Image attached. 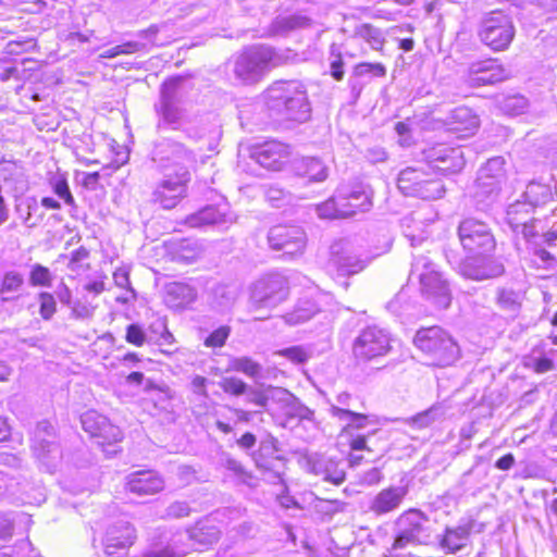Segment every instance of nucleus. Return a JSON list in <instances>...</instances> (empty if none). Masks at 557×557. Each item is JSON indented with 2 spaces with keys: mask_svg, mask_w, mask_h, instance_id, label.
<instances>
[{
  "mask_svg": "<svg viewBox=\"0 0 557 557\" xmlns=\"http://www.w3.org/2000/svg\"><path fill=\"white\" fill-rule=\"evenodd\" d=\"M397 186L404 195L424 200L440 199L446 193L442 177L433 173L430 166H423L421 163L401 170L397 177Z\"/></svg>",
  "mask_w": 557,
  "mask_h": 557,
  "instance_id": "nucleus-5",
  "label": "nucleus"
},
{
  "mask_svg": "<svg viewBox=\"0 0 557 557\" xmlns=\"http://www.w3.org/2000/svg\"><path fill=\"white\" fill-rule=\"evenodd\" d=\"M249 156L261 168L272 172H281L292 163L294 149L292 145L285 141L268 139L252 145L249 148Z\"/></svg>",
  "mask_w": 557,
  "mask_h": 557,
  "instance_id": "nucleus-10",
  "label": "nucleus"
},
{
  "mask_svg": "<svg viewBox=\"0 0 557 557\" xmlns=\"http://www.w3.org/2000/svg\"><path fill=\"white\" fill-rule=\"evenodd\" d=\"M373 206V191L370 186L355 183L319 206L322 216L329 219L348 218L368 211Z\"/></svg>",
  "mask_w": 557,
  "mask_h": 557,
  "instance_id": "nucleus-4",
  "label": "nucleus"
},
{
  "mask_svg": "<svg viewBox=\"0 0 557 557\" xmlns=\"http://www.w3.org/2000/svg\"><path fill=\"white\" fill-rule=\"evenodd\" d=\"M446 125L457 137H469L480 128V117L472 108L460 106L450 112Z\"/></svg>",
  "mask_w": 557,
  "mask_h": 557,
  "instance_id": "nucleus-22",
  "label": "nucleus"
},
{
  "mask_svg": "<svg viewBox=\"0 0 557 557\" xmlns=\"http://www.w3.org/2000/svg\"><path fill=\"white\" fill-rule=\"evenodd\" d=\"M125 342L135 347H143L147 342V333L138 323H131L125 329Z\"/></svg>",
  "mask_w": 557,
  "mask_h": 557,
  "instance_id": "nucleus-46",
  "label": "nucleus"
},
{
  "mask_svg": "<svg viewBox=\"0 0 557 557\" xmlns=\"http://www.w3.org/2000/svg\"><path fill=\"white\" fill-rule=\"evenodd\" d=\"M52 280L49 268L39 263L32 267L29 272V283L32 286L50 287Z\"/></svg>",
  "mask_w": 557,
  "mask_h": 557,
  "instance_id": "nucleus-42",
  "label": "nucleus"
},
{
  "mask_svg": "<svg viewBox=\"0 0 557 557\" xmlns=\"http://www.w3.org/2000/svg\"><path fill=\"white\" fill-rule=\"evenodd\" d=\"M525 367H529L532 369V371L536 374H543L546 372H549L555 369V363L553 359L543 356L539 359L534 360L531 364H525Z\"/></svg>",
  "mask_w": 557,
  "mask_h": 557,
  "instance_id": "nucleus-56",
  "label": "nucleus"
},
{
  "mask_svg": "<svg viewBox=\"0 0 557 557\" xmlns=\"http://www.w3.org/2000/svg\"><path fill=\"white\" fill-rule=\"evenodd\" d=\"M273 389V386H268L267 388L262 389H252L247 398V401L261 408L262 410H267L270 400L268 392Z\"/></svg>",
  "mask_w": 557,
  "mask_h": 557,
  "instance_id": "nucleus-51",
  "label": "nucleus"
},
{
  "mask_svg": "<svg viewBox=\"0 0 557 557\" xmlns=\"http://www.w3.org/2000/svg\"><path fill=\"white\" fill-rule=\"evenodd\" d=\"M331 412L334 417L349 421L339 430L336 446L339 451L346 455L350 467H357L366 461V457L376 459L389 451L384 438L379 437L372 445L370 437L377 431L374 430L368 434L358 433L370 424V416L367 413L355 412L349 409L333 406Z\"/></svg>",
  "mask_w": 557,
  "mask_h": 557,
  "instance_id": "nucleus-2",
  "label": "nucleus"
},
{
  "mask_svg": "<svg viewBox=\"0 0 557 557\" xmlns=\"http://www.w3.org/2000/svg\"><path fill=\"white\" fill-rule=\"evenodd\" d=\"M166 296L175 306H183L191 298V288L183 283L174 282L168 286Z\"/></svg>",
  "mask_w": 557,
  "mask_h": 557,
  "instance_id": "nucleus-36",
  "label": "nucleus"
},
{
  "mask_svg": "<svg viewBox=\"0 0 557 557\" xmlns=\"http://www.w3.org/2000/svg\"><path fill=\"white\" fill-rule=\"evenodd\" d=\"M275 50L257 45L242 50L234 60V74L244 84H256L275 66Z\"/></svg>",
  "mask_w": 557,
  "mask_h": 557,
  "instance_id": "nucleus-7",
  "label": "nucleus"
},
{
  "mask_svg": "<svg viewBox=\"0 0 557 557\" xmlns=\"http://www.w3.org/2000/svg\"><path fill=\"white\" fill-rule=\"evenodd\" d=\"M496 301L503 309H513L519 306L516 294L508 289H500L497 293Z\"/></svg>",
  "mask_w": 557,
  "mask_h": 557,
  "instance_id": "nucleus-53",
  "label": "nucleus"
},
{
  "mask_svg": "<svg viewBox=\"0 0 557 557\" xmlns=\"http://www.w3.org/2000/svg\"><path fill=\"white\" fill-rule=\"evenodd\" d=\"M193 387L198 391L201 395H207L206 386H207V379L201 375H196L191 380Z\"/></svg>",
  "mask_w": 557,
  "mask_h": 557,
  "instance_id": "nucleus-63",
  "label": "nucleus"
},
{
  "mask_svg": "<svg viewBox=\"0 0 557 557\" xmlns=\"http://www.w3.org/2000/svg\"><path fill=\"white\" fill-rule=\"evenodd\" d=\"M111 177V168L102 166L98 171L82 172L79 185L87 191L103 196L107 193V187L112 185Z\"/></svg>",
  "mask_w": 557,
  "mask_h": 557,
  "instance_id": "nucleus-25",
  "label": "nucleus"
},
{
  "mask_svg": "<svg viewBox=\"0 0 557 557\" xmlns=\"http://www.w3.org/2000/svg\"><path fill=\"white\" fill-rule=\"evenodd\" d=\"M144 48L137 41H125L120 45H116L110 49H107L100 54L102 59H113L119 55H129L139 52Z\"/></svg>",
  "mask_w": 557,
  "mask_h": 557,
  "instance_id": "nucleus-39",
  "label": "nucleus"
},
{
  "mask_svg": "<svg viewBox=\"0 0 557 557\" xmlns=\"http://www.w3.org/2000/svg\"><path fill=\"white\" fill-rule=\"evenodd\" d=\"M187 534L198 549L207 550L220 541L222 531L214 519L203 517L187 529Z\"/></svg>",
  "mask_w": 557,
  "mask_h": 557,
  "instance_id": "nucleus-20",
  "label": "nucleus"
},
{
  "mask_svg": "<svg viewBox=\"0 0 557 557\" xmlns=\"http://www.w3.org/2000/svg\"><path fill=\"white\" fill-rule=\"evenodd\" d=\"M416 346L430 358V364L444 368L453 364L459 356L457 343L438 326L423 327L414 336Z\"/></svg>",
  "mask_w": 557,
  "mask_h": 557,
  "instance_id": "nucleus-6",
  "label": "nucleus"
},
{
  "mask_svg": "<svg viewBox=\"0 0 557 557\" xmlns=\"http://www.w3.org/2000/svg\"><path fill=\"white\" fill-rule=\"evenodd\" d=\"M232 329L230 325H220L208 334L203 341V345L207 348L216 349L225 346Z\"/></svg>",
  "mask_w": 557,
  "mask_h": 557,
  "instance_id": "nucleus-37",
  "label": "nucleus"
},
{
  "mask_svg": "<svg viewBox=\"0 0 557 557\" xmlns=\"http://www.w3.org/2000/svg\"><path fill=\"white\" fill-rule=\"evenodd\" d=\"M470 535V525L449 527L441 535L438 545L445 554H456L468 545Z\"/></svg>",
  "mask_w": 557,
  "mask_h": 557,
  "instance_id": "nucleus-24",
  "label": "nucleus"
},
{
  "mask_svg": "<svg viewBox=\"0 0 557 557\" xmlns=\"http://www.w3.org/2000/svg\"><path fill=\"white\" fill-rule=\"evenodd\" d=\"M223 214L216 207L208 206L197 212L188 214L184 219V224L189 227H202L213 225L223 221Z\"/></svg>",
  "mask_w": 557,
  "mask_h": 557,
  "instance_id": "nucleus-30",
  "label": "nucleus"
},
{
  "mask_svg": "<svg viewBox=\"0 0 557 557\" xmlns=\"http://www.w3.org/2000/svg\"><path fill=\"white\" fill-rule=\"evenodd\" d=\"M557 191L550 184L531 182L524 191V198L533 207L545 206L555 200Z\"/></svg>",
  "mask_w": 557,
  "mask_h": 557,
  "instance_id": "nucleus-27",
  "label": "nucleus"
},
{
  "mask_svg": "<svg viewBox=\"0 0 557 557\" xmlns=\"http://www.w3.org/2000/svg\"><path fill=\"white\" fill-rule=\"evenodd\" d=\"M297 175L307 182H322L327 177V169L320 159L306 157L297 166Z\"/></svg>",
  "mask_w": 557,
  "mask_h": 557,
  "instance_id": "nucleus-29",
  "label": "nucleus"
},
{
  "mask_svg": "<svg viewBox=\"0 0 557 557\" xmlns=\"http://www.w3.org/2000/svg\"><path fill=\"white\" fill-rule=\"evenodd\" d=\"M89 250L83 246L72 251L67 263L70 271L79 272L81 270L89 269Z\"/></svg>",
  "mask_w": 557,
  "mask_h": 557,
  "instance_id": "nucleus-45",
  "label": "nucleus"
},
{
  "mask_svg": "<svg viewBox=\"0 0 557 557\" xmlns=\"http://www.w3.org/2000/svg\"><path fill=\"white\" fill-rule=\"evenodd\" d=\"M81 422L84 431L95 440L96 445L101 448L103 454L112 456L122 451L123 432L104 416L96 410H88L83 413Z\"/></svg>",
  "mask_w": 557,
  "mask_h": 557,
  "instance_id": "nucleus-8",
  "label": "nucleus"
},
{
  "mask_svg": "<svg viewBox=\"0 0 557 557\" xmlns=\"http://www.w3.org/2000/svg\"><path fill=\"white\" fill-rule=\"evenodd\" d=\"M148 333L153 343L160 347V352L165 356H172L178 351L175 347L176 338L169 330L165 318H157L154 322L148 326Z\"/></svg>",
  "mask_w": 557,
  "mask_h": 557,
  "instance_id": "nucleus-23",
  "label": "nucleus"
},
{
  "mask_svg": "<svg viewBox=\"0 0 557 557\" xmlns=\"http://www.w3.org/2000/svg\"><path fill=\"white\" fill-rule=\"evenodd\" d=\"M41 206L46 209H50V210H59L61 209V205L59 201H57L55 199H53L52 197H44L41 198Z\"/></svg>",
  "mask_w": 557,
  "mask_h": 557,
  "instance_id": "nucleus-64",
  "label": "nucleus"
},
{
  "mask_svg": "<svg viewBox=\"0 0 557 557\" xmlns=\"http://www.w3.org/2000/svg\"><path fill=\"white\" fill-rule=\"evenodd\" d=\"M52 191L67 206H75V199L71 193L67 180L64 175L50 181Z\"/></svg>",
  "mask_w": 557,
  "mask_h": 557,
  "instance_id": "nucleus-43",
  "label": "nucleus"
},
{
  "mask_svg": "<svg viewBox=\"0 0 557 557\" xmlns=\"http://www.w3.org/2000/svg\"><path fill=\"white\" fill-rule=\"evenodd\" d=\"M125 490L138 496H152L165 487L164 478L154 469L137 470L125 479Z\"/></svg>",
  "mask_w": 557,
  "mask_h": 557,
  "instance_id": "nucleus-19",
  "label": "nucleus"
},
{
  "mask_svg": "<svg viewBox=\"0 0 557 557\" xmlns=\"http://www.w3.org/2000/svg\"><path fill=\"white\" fill-rule=\"evenodd\" d=\"M189 172L184 169L169 175L157 184L152 191V201L162 209L176 208L188 194Z\"/></svg>",
  "mask_w": 557,
  "mask_h": 557,
  "instance_id": "nucleus-12",
  "label": "nucleus"
},
{
  "mask_svg": "<svg viewBox=\"0 0 557 557\" xmlns=\"http://www.w3.org/2000/svg\"><path fill=\"white\" fill-rule=\"evenodd\" d=\"M275 354L287 359L294 364H304L311 357L310 351L306 347L299 345L280 349Z\"/></svg>",
  "mask_w": 557,
  "mask_h": 557,
  "instance_id": "nucleus-38",
  "label": "nucleus"
},
{
  "mask_svg": "<svg viewBox=\"0 0 557 557\" xmlns=\"http://www.w3.org/2000/svg\"><path fill=\"white\" fill-rule=\"evenodd\" d=\"M285 194L283 189L269 187L265 191V198L271 205H275L277 201L284 198Z\"/></svg>",
  "mask_w": 557,
  "mask_h": 557,
  "instance_id": "nucleus-61",
  "label": "nucleus"
},
{
  "mask_svg": "<svg viewBox=\"0 0 557 557\" xmlns=\"http://www.w3.org/2000/svg\"><path fill=\"white\" fill-rule=\"evenodd\" d=\"M515 465V457L511 453H508L500 458H498L495 462L497 469L507 471Z\"/></svg>",
  "mask_w": 557,
  "mask_h": 557,
  "instance_id": "nucleus-60",
  "label": "nucleus"
},
{
  "mask_svg": "<svg viewBox=\"0 0 557 557\" xmlns=\"http://www.w3.org/2000/svg\"><path fill=\"white\" fill-rule=\"evenodd\" d=\"M269 119L302 123L310 119L311 108L302 86L295 82H275L264 91Z\"/></svg>",
  "mask_w": 557,
  "mask_h": 557,
  "instance_id": "nucleus-3",
  "label": "nucleus"
},
{
  "mask_svg": "<svg viewBox=\"0 0 557 557\" xmlns=\"http://www.w3.org/2000/svg\"><path fill=\"white\" fill-rule=\"evenodd\" d=\"M454 150L443 145H435L422 151L423 166H430L433 173L444 177L456 172L457 163L453 157Z\"/></svg>",
  "mask_w": 557,
  "mask_h": 557,
  "instance_id": "nucleus-21",
  "label": "nucleus"
},
{
  "mask_svg": "<svg viewBox=\"0 0 557 557\" xmlns=\"http://www.w3.org/2000/svg\"><path fill=\"white\" fill-rule=\"evenodd\" d=\"M39 314L44 320H50L57 312V301L54 296L48 292L38 294Z\"/></svg>",
  "mask_w": 557,
  "mask_h": 557,
  "instance_id": "nucleus-48",
  "label": "nucleus"
},
{
  "mask_svg": "<svg viewBox=\"0 0 557 557\" xmlns=\"http://www.w3.org/2000/svg\"><path fill=\"white\" fill-rule=\"evenodd\" d=\"M269 484L271 486L270 492L283 507L290 508L296 506V502L289 495L287 484L281 474H275L274 480L269 482Z\"/></svg>",
  "mask_w": 557,
  "mask_h": 557,
  "instance_id": "nucleus-33",
  "label": "nucleus"
},
{
  "mask_svg": "<svg viewBox=\"0 0 557 557\" xmlns=\"http://www.w3.org/2000/svg\"><path fill=\"white\" fill-rule=\"evenodd\" d=\"M59 300L72 308L73 312L78 317H88L91 314L94 310V306L87 301L84 297L83 299L76 298L75 300L72 297V292L70 287L65 284L60 285V290L58 293Z\"/></svg>",
  "mask_w": 557,
  "mask_h": 557,
  "instance_id": "nucleus-31",
  "label": "nucleus"
},
{
  "mask_svg": "<svg viewBox=\"0 0 557 557\" xmlns=\"http://www.w3.org/2000/svg\"><path fill=\"white\" fill-rule=\"evenodd\" d=\"M160 32V27L157 24H151L147 28L139 32V36L148 39L151 44H153L154 37Z\"/></svg>",
  "mask_w": 557,
  "mask_h": 557,
  "instance_id": "nucleus-62",
  "label": "nucleus"
},
{
  "mask_svg": "<svg viewBox=\"0 0 557 557\" xmlns=\"http://www.w3.org/2000/svg\"><path fill=\"white\" fill-rule=\"evenodd\" d=\"M408 494V484H389L374 495L369 504V510L375 517L392 515L405 504Z\"/></svg>",
  "mask_w": 557,
  "mask_h": 557,
  "instance_id": "nucleus-17",
  "label": "nucleus"
},
{
  "mask_svg": "<svg viewBox=\"0 0 557 557\" xmlns=\"http://www.w3.org/2000/svg\"><path fill=\"white\" fill-rule=\"evenodd\" d=\"M113 281L114 284L124 289L128 295L123 298H117L119 302L126 304L129 300L136 299V293L132 288L131 280H129V271L125 268H117L113 272Z\"/></svg>",
  "mask_w": 557,
  "mask_h": 557,
  "instance_id": "nucleus-35",
  "label": "nucleus"
},
{
  "mask_svg": "<svg viewBox=\"0 0 557 557\" xmlns=\"http://www.w3.org/2000/svg\"><path fill=\"white\" fill-rule=\"evenodd\" d=\"M458 235L466 252L462 263L465 276L482 281L504 273L495 236L485 223L473 219L463 220L458 226Z\"/></svg>",
  "mask_w": 557,
  "mask_h": 557,
  "instance_id": "nucleus-1",
  "label": "nucleus"
},
{
  "mask_svg": "<svg viewBox=\"0 0 557 557\" xmlns=\"http://www.w3.org/2000/svg\"><path fill=\"white\" fill-rule=\"evenodd\" d=\"M106 276L102 275L100 277H97L92 280L91 282H88L83 286V292L90 293L94 296H99L106 290Z\"/></svg>",
  "mask_w": 557,
  "mask_h": 557,
  "instance_id": "nucleus-57",
  "label": "nucleus"
},
{
  "mask_svg": "<svg viewBox=\"0 0 557 557\" xmlns=\"http://www.w3.org/2000/svg\"><path fill=\"white\" fill-rule=\"evenodd\" d=\"M5 53L8 55H20L27 52L38 51V42L35 38H26L23 40H11L7 44Z\"/></svg>",
  "mask_w": 557,
  "mask_h": 557,
  "instance_id": "nucleus-40",
  "label": "nucleus"
},
{
  "mask_svg": "<svg viewBox=\"0 0 557 557\" xmlns=\"http://www.w3.org/2000/svg\"><path fill=\"white\" fill-rule=\"evenodd\" d=\"M219 385L225 394L234 397L242 396L248 391V384L236 376L223 377Z\"/></svg>",
  "mask_w": 557,
  "mask_h": 557,
  "instance_id": "nucleus-41",
  "label": "nucleus"
},
{
  "mask_svg": "<svg viewBox=\"0 0 557 557\" xmlns=\"http://www.w3.org/2000/svg\"><path fill=\"white\" fill-rule=\"evenodd\" d=\"M508 77L509 72L498 59L486 58L470 63L465 82L469 87L479 88L496 85Z\"/></svg>",
  "mask_w": 557,
  "mask_h": 557,
  "instance_id": "nucleus-13",
  "label": "nucleus"
},
{
  "mask_svg": "<svg viewBox=\"0 0 557 557\" xmlns=\"http://www.w3.org/2000/svg\"><path fill=\"white\" fill-rule=\"evenodd\" d=\"M419 283L421 295L433 306L447 309L451 305V292L440 272L425 269L420 274Z\"/></svg>",
  "mask_w": 557,
  "mask_h": 557,
  "instance_id": "nucleus-16",
  "label": "nucleus"
},
{
  "mask_svg": "<svg viewBox=\"0 0 557 557\" xmlns=\"http://www.w3.org/2000/svg\"><path fill=\"white\" fill-rule=\"evenodd\" d=\"M137 539L136 529L129 522L110 527L103 536L102 546L106 557H127Z\"/></svg>",
  "mask_w": 557,
  "mask_h": 557,
  "instance_id": "nucleus-15",
  "label": "nucleus"
},
{
  "mask_svg": "<svg viewBox=\"0 0 557 557\" xmlns=\"http://www.w3.org/2000/svg\"><path fill=\"white\" fill-rule=\"evenodd\" d=\"M515 34L511 18L499 10L490 12L483 18L479 32L481 41L493 51L508 49L515 38Z\"/></svg>",
  "mask_w": 557,
  "mask_h": 557,
  "instance_id": "nucleus-9",
  "label": "nucleus"
},
{
  "mask_svg": "<svg viewBox=\"0 0 557 557\" xmlns=\"http://www.w3.org/2000/svg\"><path fill=\"white\" fill-rule=\"evenodd\" d=\"M344 60L341 53H337L336 59L331 62V75L332 77L341 82L344 78Z\"/></svg>",
  "mask_w": 557,
  "mask_h": 557,
  "instance_id": "nucleus-58",
  "label": "nucleus"
},
{
  "mask_svg": "<svg viewBox=\"0 0 557 557\" xmlns=\"http://www.w3.org/2000/svg\"><path fill=\"white\" fill-rule=\"evenodd\" d=\"M24 277L16 271L5 272L0 281V294H11L21 289Z\"/></svg>",
  "mask_w": 557,
  "mask_h": 557,
  "instance_id": "nucleus-44",
  "label": "nucleus"
},
{
  "mask_svg": "<svg viewBox=\"0 0 557 557\" xmlns=\"http://www.w3.org/2000/svg\"><path fill=\"white\" fill-rule=\"evenodd\" d=\"M237 445L244 449L252 448L257 443V437L251 432H245L237 441Z\"/></svg>",
  "mask_w": 557,
  "mask_h": 557,
  "instance_id": "nucleus-59",
  "label": "nucleus"
},
{
  "mask_svg": "<svg viewBox=\"0 0 557 557\" xmlns=\"http://www.w3.org/2000/svg\"><path fill=\"white\" fill-rule=\"evenodd\" d=\"M392 349V341L385 330L371 325L364 327L352 343L354 357L369 362L387 355Z\"/></svg>",
  "mask_w": 557,
  "mask_h": 557,
  "instance_id": "nucleus-11",
  "label": "nucleus"
},
{
  "mask_svg": "<svg viewBox=\"0 0 557 557\" xmlns=\"http://www.w3.org/2000/svg\"><path fill=\"white\" fill-rule=\"evenodd\" d=\"M230 370L240 372L248 377H258L261 375L262 366L248 356L235 358L230 362Z\"/></svg>",
  "mask_w": 557,
  "mask_h": 557,
  "instance_id": "nucleus-32",
  "label": "nucleus"
},
{
  "mask_svg": "<svg viewBox=\"0 0 557 557\" xmlns=\"http://www.w3.org/2000/svg\"><path fill=\"white\" fill-rule=\"evenodd\" d=\"M354 74L356 76L372 74L376 77H383L386 75V69L382 63L360 62L354 67Z\"/></svg>",
  "mask_w": 557,
  "mask_h": 557,
  "instance_id": "nucleus-50",
  "label": "nucleus"
},
{
  "mask_svg": "<svg viewBox=\"0 0 557 557\" xmlns=\"http://www.w3.org/2000/svg\"><path fill=\"white\" fill-rule=\"evenodd\" d=\"M357 34L364 39L367 42L375 46L377 50H382L384 46V38L382 37L380 30L375 28L371 24H362L358 30Z\"/></svg>",
  "mask_w": 557,
  "mask_h": 557,
  "instance_id": "nucleus-47",
  "label": "nucleus"
},
{
  "mask_svg": "<svg viewBox=\"0 0 557 557\" xmlns=\"http://www.w3.org/2000/svg\"><path fill=\"white\" fill-rule=\"evenodd\" d=\"M263 299L276 297L283 300L287 296V286L282 280H270L263 284Z\"/></svg>",
  "mask_w": 557,
  "mask_h": 557,
  "instance_id": "nucleus-49",
  "label": "nucleus"
},
{
  "mask_svg": "<svg viewBox=\"0 0 557 557\" xmlns=\"http://www.w3.org/2000/svg\"><path fill=\"white\" fill-rule=\"evenodd\" d=\"M432 413V409H426L424 411H421L414 416H412L410 419H409V424L413 428V429H417V430H422V429H426L429 428L432 422H433V418L431 416Z\"/></svg>",
  "mask_w": 557,
  "mask_h": 557,
  "instance_id": "nucleus-54",
  "label": "nucleus"
},
{
  "mask_svg": "<svg viewBox=\"0 0 557 557\" xmlns=\"http://www.w3.org/2000/svg\"><path fill=\"white\" fill-rule=\"evenodd\" d=\"M183 78L181 76H173L166 78L161 85V94L163 98L171 100L178 90Z\"/></svg>",
  "mask_w": 557,
  "mask_h": 557,
  "instance_id": "nucleus-55",
  "label": "nucleus"
},
{
  "mask_svg": "<svg viewBox=\"0 0 557 557\" xmlns=\"http://www.w3.org/2000/svg\"><path fill=\"white\" fill-rule=\"evenodd\" d=\"M400 520L404 524L403 531L407 533V541H418L424 532L428 518L419 509H409L400 516Z\"/></svg>",
  "mask_w": 557,
  "mask_h": 557,
  "instance_id": "nucleus-28",
  "label": "nucleus"
},
{
  "mask_svg": "<svg viewBox=\"0 0 557 557\" xmlns=\"http://www.w3.org/2000/svg\"><path fill=\"white\" fill-rule=\"evenodd\" d=\"M163 257L173 263L189 265L198 261L202 253L201 246L189 237L171 238L162 244Z\"/></svg>",
  "mask_w": 557,
  "mask_h": 557,
  "instance_id": "nucleus-18",
  "label": "nucleus"
},
{
  "mask_svg": "<svg viewBox=\"0 0 557 557\" xmlns=\"http://www.w3.org/2000/svg\"><path fill=\"white\" fill-rule=\"evenodd\" d=\"M323 480L333 485H341L346 480V471L341 467V461L329 459L322 469Z\"/></svg>",
  "mask_w": 557,
  "mask_h": 557,
  "instance_id": "nucleus-34",
  "label": "nucleus"
},
{
  "mask_svg": "<svg viewBox=\"0 0 557 557\" xmlns=\"http://www.w3.org/2000/svg\"><path fill=\"white\" fill-rule=\"evenodd\" d=\"M395 131L399 136L398 144L401 147H410L414 144V139L411 135V128L406 122H397L395 124Z\"/></svg>",
  "mask_w": 557,
  "mask_h": 557,
  "instance_id": "nucleus-52",
  "label": "nucleus"
},
{
  "mask_svg": "<svg viewBox=\"0 0 557 557\" xmlns=\"http://www.w3.org/2000/svg\"><path fill=\"white\" fill-rule=\"evenodd\" d=\"M268 240L271 248L289 258L304 253L307 245L305 232L290 224L274 225L269 232Z\"/></svg>",
  "mask_w": 557,
  "mask_h": 557,
  "instance_id": "nucleus-14",
  "label": "nucleus"
},
{
  "mask_svg": "<svg viewBox=\"0 0 557 557\" xmlns=\"http://www.w3.org/2000/svg\"><path fill=\"white\" fill-rule=\"evenodd\" d=\"M332 262L336 271L343 276L358 274L366 268V261L352 252L335 251Z\"/></svg>",
  "mask_w": 557,
  "mask_h": 557,
  "instance_id": "nucleus-26",
  "label": "nucleus"
}]
</instances>
